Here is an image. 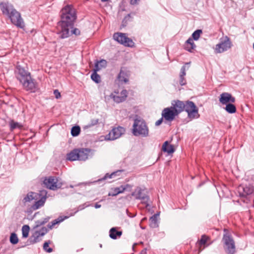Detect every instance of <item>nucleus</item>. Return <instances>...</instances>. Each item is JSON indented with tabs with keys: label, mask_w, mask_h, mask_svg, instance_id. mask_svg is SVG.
Segmentation results:
<instances>
[{
	"label": "nucleus",
	"mask_w": 254,
	"mask_h": 254,
	"mask_svg": "<svg viewBox=\"0 0 254 254\" xmlns=\"http://www.w3.org/2000/svg\"><path fill=\"white\" fill-rule=\"evenodd\" d=\"M72 34H74L75 36L79 35L80 34V31L78 28H74L73 26V28L70 29L69 30V37Z\"/></svg>",
	"instance_id": "obj_41"
},
{
	"label": "nucleus",
	"mask_w": 254,
	"mask_h": 254,
	"mask_svg": "<svg viewBox=\"0 0 254 254\" xmlns=\"http://www.w3.org/2000/svg\"><path fill=\"white\" fill-rule=\"evenodd\" d=\"M232 46L230 38L226 36L220 39L219 43L216 45L215 52L216 53H222L230 49Z\"/></svg>",
	"instance_id": "obj_5"
},
{
	"label": "nucleus",
	"mask_w": 254,
	"mask_h": 254,
	"mask_svg": "<svg viewBox=\"0 0 254 254\" xmlns=\"http://www.w3.org/2000/svg\"><path fill=\"white\" fill-rule=\"evenodd\" d=\"M44 184L47 188L54 190L61 188L62 186V184L59 182V179L55 177L45 178Z\"/></svg>",
	"instance_id": "obj_9"
},
{
	"label": "nucleus",
	"mask_w": 254,
	"mask_h": 254,
	"mask_svg": "<svg viewBox=\"0 0 254 254\" xmlns=\"http://www.w3.org/2000/svg\"><path fill=\"white\" fill-rule=\"evenodd\" d=\"M225 110L230 114H233L236 112V106L233 103H230L226 105Z\"/></svg>",
	"instance_id": "obj_30"
},
{
	"label": "nucleus",
	"mask_w": 254,
	"mask_h": 254,
	"mask_svg": "<svg viewBox=\"0 0 254 254\" xmlns=\"http://www.w3.org/2000/svg\"><path fill=\"white\" fill-rule=\"evenodd\" d=\"M107 65V62L106 60H102L98 61L95 63V71H99L103 67H105Z\"/></svg>",
	"instance_id": "obj_25"
},
{
	"label": "nucleus",
	"mask_w": 254,
	"mask_h": 254,
	"mask_svg": "<svg viewBox=\"0 0 254 254\" xmlns=\"http://www.w3.org/2000/svg\"><path fill=\"white\" fill-rule=\"evenodd\" d=\"M8 17L11 23L17 27L23 29L25 27L24 22L21 17V14L16 9L12 12Z\"/></svg>",
	"instance_id": "obj_7"
},
{
	"label": "nucleus",
	"mask_w": 254,
	"mask_h": 254,
	"mask_svg": "<svg viewBox=\"0 0 254 254\" xmlns=\"http://www.w3.org/2000/svg\"><path fill=\"white\" fill-rule=\"evenodd\" d=\"M177 116H178V115L171 107L165 108L162 112V117L164 118L166 121L169 122L173 121Z\"/></svg>",
	"instance_id": "obj_12"
},
{
	"label": "nucleus",
	"mask_w": 254,
	"mask_h": 254,
	"mask_svg": "<svg viewBox=\"0 0 254 254\" xmlns=\"http://www.w3.org/2000/svg\"><path fill=\"white\" fill-rule=\"evenodd\" d=\"M69 217V216H60L57 219L54 220L52 222L51 224H49L48 226L49 229H51L52 228L60 222H62L65 219H67Z\"/></svg>",
	"instance_id": "obj_26"
},
{
	"label": "nucleus",
	"mask_w": 254,
	"mask_h": 254,
	"mask_svg": "<svg viewBox=\"0 0 254 254\" xmlns=\"http://www.w3.org/2000/svg\"><path fill=\"white\" fill-rule=\"evenodd\" d=\"M162 150L164 152H167L169 154L173 153L175 149L173 145L169 144L167 141H165L162 145Z\"/></svg>",
	"instance_id": "obj_23"
},
{
	"label": "nucleus",
	"mask_w": 254,
	"mask_h": 254,
	"mask_svg": "<svg viewBox=\"0 0 254 254\" xmlns=\"http://www.w3.org/2000/svg\"><path fill=\"white\" fill-rule=\"evenodd\" d=\"M46 194L47 191L45 190H42L40 191L38 198L40 196H42V197L39 200L36 201L32 205V208L33 210H37L44 205L46 199Z\"/></svg>",
	"instance_id": "obj_15"
},
{
	"label": "nucleus",
	"mask_w": 254,
	"mask_h": 254,
	"mask_svg": "<svg viewBox=\"0 0 254 254\" xmlns=\"http://www.w3.org/2000/svg\"><path fill=\"white\" fill-rule=\"evenodd\" d=\"M121 171H118L116 172H114L111 174H109L108 173L106 174L105 176L102 178L101 179H99L98 181H102L103 180H105L107 179H111V178H114L116 176L118 175V174L120 173Z\"/></svg>",
	"instance_id": "obj_32"
},
{
	"label": "nucleus",
	"mask_w": 254,
	"mask_h": 254,
	"mask_svg": "<svg viewBox=\"0 0 254 254\" xmlns=\"http://www.w3.org/2000/svg\"><path fill=\"white\" fill-rule=\"evenodd\" d=\"M171 107L178 115L184 110L185 103L180 100H174L172 102Z\"/></svg>",
	"instance_id": "obj_16"
},
{
	"label": "nucleus",
	"mask_w": 254,
	"mask_h": 254,
	"mask_svg": "<svg viewBox=\"0 0 254 254\" xmlns=\"http://www.w3.org/2000/svg\"><path fill=\"white\" fill-rule=\"evenodd\" d=\"M185 108L184 109V110L187 113L196 107L193 102L190 101H186V103H185Z\"/></svg>",
	"instance_id": "obj_28"
},
{
	"label": "nucleus",
	"mask_w": 254,
	"mask_h": 254,
	"mask_svg": "<svg viewBox=\"0 0 254 254\" xmlns=\"http://www.w3.org/2000/svg\"><path fill=\"white\" fill-rule=\"evenodd\" d=\"M113 38L115 41L125 46L132 47L134 45L132 40L128 38L124 33H116L113 35Z\"/></svg>",
	"instance_id": "obj_8"
},
{
	"label": "nucleus",
	"mask_w": 254,
	"mask_h": 254,
	"mask_svg": "<svg viewBox=\"0 0 254 254\" xmlns=\"http://www.w3.org/2000/svg\"><path fill=\"white\" fill-rule=\"evenodd\" d=\"M186 43L188 45H190V46H191V48H195V45L194 44L193 39L191 38H189L187 41L186 42Z\"/></svg>",
	"instance_id": "obj_46"
},
{
	"label": "nucleus",
	"mask_w": 254,
	"mask_h": 254,
	"mask_svg": "<svg viewBox=\"0 0 254 254\" xmlns=\"http://www.w3.org/2000/svg\"><path fill=\"white\" fill-rule=\"evenodd\" d=\"M144 190L140 187H137L132 192L131 195L134 196L136 199H140L141 203L145 205L146 208L150 206L149 196L143 193Z\"/></svg>",
	"instance_id": "obj_6"
},
{
	"label": "nucleus",
	"mask_w": 254,
	"mask_h": 254,
	"mask_svg": "<svg viewBox=\"0 0 254 254\" xmlns=\"http://www.w3.org/2000/svg\"><path fill=\"white\" fill-rule=\"evenodd\" d=\"M130 14H127V16H126L122 21L121 27H126L127 25V22L130 20Z\"/></svg>",
	"instance_id": "obj_43"
},
{
	"label": "nucleus",
	"mask_w": 254,
	"mask_h": 254,
	"mask_svg": "<svg viewBox=\"0 0 254 254\" xmlns=\"http://www.w3.org/2000/svg\"><path fill=\"white\" fill-rule=\"evenodd\" d=\"M98 122H99L98 119H92L90 121V123L88 125L85 126V128L90 127L92 126L96 125L98 123Z\"/></svg>",
	"instance_id": "obj_44"
},
{
	"label": "nucleus",
	"mask_w": 254,
	"mask_h": 254,
	"mask_svg": "<svg viewBox=\"0 0 254 254\" xmlns=\"http://www.w3.org/2000/svg\"><path fill=\"white\" fill-rule=\"evenodd\" d=\"M69 187L70 188H73L74 187V186L73 185H69Z\"/></svg>",
	"instance_id": "obj_58"
},
{
	"label": "nucleus",
	"mask_w": 254,
	"mask_h": 254,
	"mask_svg": "<svg viewBox=\"0 0 254 254\" xmlns=\"http://www.w3.org/2000/svg\"><path fill=\"white\" fill-rule=\"evenodd\" d=\"M9 125L10 127V130L11 131H13L16 128L21 129L23 127V126L21 124L18 122H15L13 120H11L9 122Z\"/></svg>",
	"instance_id": "obj_27"
},
{
	"label": "nucleus",
	"mask_w": 254,
	"mask_h": 254,
	"mask_svg": "<svg viewBox=\"0 0 254 254\" xmlns=\"http://www.w3.org/2000/svg\"><path fill=\"white\" fill-rule=\"evenodd\" d=\"M140 254H146V250L143 249L141 251V252L140 253Z\"/></svg>",
	"instance_id": "obj_56"
},
{
	"label": "nucleus",
	"mask_w": 254,
	"mask_h": 254,
	"mask_svg": "<svg viewBox=\"0 0 254 254\" xmlns=\"http://www.w3.org/2000/svg\"><path fill=\"white\" fill-rule=\"evenodd\" d=\"M10 242L13 245L16 244L18 242V238L15 233L11 234L10 236Z\"/></svg>",
	"instance_id": "obj_37"
},
{
	"label": "nucleus",
	"mask_w": 254,
	"mask_h": 254,
	"mask_svg": "<svg viewBox=\"0 0 254 254\" xmlns=\"http://www.w3.org/2000/svg\"><path fill=\"white\" fill-rule=\"evenodd\" d=\"M91 150L88 148L78 149V155L79 156V161H85L90 156V153Z\"/></svg>",
	"instance_id": "obj_17"
},
{
	"label": "nucleus",
	"mask_w": 254,
	"mask_h": 254,
	"mask_svg": "<svg viewBox=\"0 0 254 254\" xmlns=\"http://www.w3.org/2000/svg\"><path fill=\"white\" fill-rule=\"evenodd\" d=\"M35 232H37L39 235L43 236L48 232V229L46 227H43L39 231H36Z\"/></svg>",
	"instance_id": "obj_45"
},
{
	"label": "nucleus",
	"mask_w": 254,
	"mask_h": 254,
	"mask_svg": "<svg viewBox=\"0 0 254 254\" xmlns=\"http://www.w3.org/2000/svg\"><path fill=\"white\" fill-rule=\"evenodd\" d=\"M97 71H95V69H94V72L92 73L91 78L92 80L95 81L96 83H98L101 81V77L100 75L97 73Z\"/></svg>",
	"instance_id": "obj_33"
},
{
	"label": "nucleus",
	"mask_w": 254,
	"mask_h": 254,
	"mask_svg": "<svg viewBox=\"0 0 254 254\" xmlns=\"http://www.w3.org/2000/svg\"><path fill=\"white\" fill-rule=\"evenodd\" d=\"M202 33V31L200 29L195 30L192 34V39L194 40H197Z\"/></svg>",
	"instance_id": "obj_40"
},
{
	"label": "nucleus",
	"mask_w": 254,
	"mask_h": 254,
	"mask_svg": "<svg viewBox=\"0 0 254 254\" xmlns=\"http://www.w3.org/2000/svg\"><path fill=\"white\" fill-rule=\"evenodd\" d=\"M30 230V227L28 225H24L22 227V237L23 238H27L29 235V232Z\"/></svg>",
	"instance_id": "obj_35"
},
{
	"label": "nucleus",
	"mask_w": 254,
	"mask_h": 254,
	"mask_svg": "<svg viewBox=\"0 0 254 254\" xmlns=\"http://www.w3.org/2000/svg\"><path fill=\"white\" fill-rule=\"evenodd\" d=\"M125 129L121 127L114 128L106 135L105 139L107 140H113L119 138L124 133Z\"/></svg>",
	"instance_id": "obj_10"
},
{
	"label": "nucleus",
	"mask_w": 254,
	"mask_h": 254,
	"mask_svg": "<svg viewBox=\"0 0 254 254\" xmlns=\"http://www.w3.org/2000/svg\"><path fill=\"white\" fill-rule=\"evenodd\" d=\"M191 46H190V45H188L187 44L185 43V48L186 50L188 51L189 52H191L192 50H193L194 48H191Z\"/></svg>",
	"instance_id": "obj_51"
},
{
	"label": "nucleus",
	"mask_w": 254,
	"mask_h": 254,
	"mask_svg": "<svg viewBox=\"0 0 254 254\" xmlns=\"http://www.w3.org/2000/svg\"><path fill=\"white\" fill-rule=\"evenodd\" d=\"M208 240H209V237H207L205 235H203L201 236V239L198 241V244L200 246L202 245H205Z\"/></svg>",
	"instance_id": "obj_38"
},
{
	"label": "nucleus",
	"mask_w": 254,
	"mask_h": 254,
	"mask_svg": "<svg viewBox=\"0 0 254 254\" xmlns=\"http://www.w3.org/2000/svg\"><path fill=\"white\" fill-rule=\"evenodd\" d=\"M39 193L30 192L23 198L22 200L23 203L26 205L28 202H30L32 200H37L38 199Z\"/></svg>",
	"instance_id": "obj_18"
},
{
	"label": "nucleus",
	"mask_w": 254,
	"mask_h": 254,
	"mask_svg": "<svg viewBox=\"0 0 254 254\" xmlns=\"http://www.w3.org/2000/svg\"><path fill=\"white\" fill-rule=\"evenodd\" d=\"M188 117L190 120L197 119L199 117L198 113V109L197 107H195L188 113Z\"/></svg>",
	"instance_id": "obj_22"
},
{
	"label": "nucleus",
	"mask_w": 254,
	"mask_h": 254,
	"mask_svg": "<svg viewBox=\"0 0 254 254\" xmlns=\"http://www.w3.org/2000/svg\"><path fill=\"white\" fill-rule=\"evenodd\" d=\"M110 97L113 99L114 101L116 103H121L125 100L124 97H122L121 96H115L113 94L110 95Z\"/></svg>",
	"instance_id": "obj_39"
},
{
	"label": "nucleus",
	"mask_w": 254,
	"mask_h": 254,
	"mask_svg": "<svg viewBox=\"0 0 254 254\" xmlns=\"http://www.w3.org/2000/svg\"><path fill=\"white\" fill-rule=\"evenodd\" d=\"M186 75V66L184 65L181 69L180 76H185Z\"/></svg>",
	"instance_id": "obj_47"
},
{
	"label": "nucleus",
	"mask_w": 254,
	"mask_h": 254,
	"mask_svg": "<svg viewBox=\"0 0 254 254\" xmlns=\"http://www.w3.org/2000/svg\"><path fill=\"white\" fill-rule=\"evenodd\" d=\"M80 132V128L79 126H74L71 128V134L73 136H77Z\"/></svg>",
	"instance_id": "obj_36"
},
{
	"label": "nucleus",
	"mask_w": 254,
	"mask_h": 254,
	"mask_svg": "<svg viewBox=\"0 0 254 254\" xmlns=\"http://www.w3.org/2000/svg\"><path fill=\"white\" fill-rule=\"evenodd\" d=\"M54 94L55 96V97L57 98V99H58L60 97H61V94L59 92V91H58V90H55L54 91Z\"/></svg>",
	"instance_id": "obj_50"
},
{
	"label": "nucleus",
	"mask_w": 254,
	"mask_h": 254,
	"mask_svg": "<svg viewBox=\"0 0 254 254\" xmlns=\"http://www.w3.org/2000/svg\"><path fill=\"white\" fill-rule=\"evenodd\" d=\"M118 227H113L109 231L110 237L114 240L120 238L122 235V231H118Z\"/></svg>",
	"instance_id": "obj_19"
},
{
	"label": "nucleus",
	"mask_w": 254,
	"mask_h": 254,
	"mask_svg": "<svg viewBox=\"0 0 254 254\" xmlns=\"http://www.w3.org/2000/svg\"><path fill=\"white\" fill-rule=\"evenodd\" d=\"M101 205L100 204H99L98 203H96L95 205V207L96 208H99L100 207H101Z\"/></svg>",
	"instance_id": "obj_57"
},
{
	"label": "nucleus",
	"mask_w": 254,
	"mask_h": 254,
	"mask_svg": "<svg viewBox=\"0 0 254 254\" xmlns=\"http://www.w3.org/2000/svg\"><path fill=\"white\" fill-rule=\"evenodd\" d=\"M15 73L16 78L21 83L24 90L32 93L37 90V83L31 77L30 73L24 67L20 65H17Z\"/></svg>",
	"instance_id": "obj_2"
},
{
	"label": "nucleus",
	"mask_w": 254,
	"mask_h": 254,
	"mask_svg": "<svg viewBox=\"0 0 254 254\" xmlns=\"http://www.w3.org/2000/svg\"><path fill=\"white\" fill-rule=\"evenodd\" d=\"M102 244H100V248H102Z\"/></svg>",
	"instance_id": "obj_60"
},
{
	"label": "nucleus",
	"mask_w": 254,
	"mask_h": 254,
	"mask_svg": "<svg viewBox=\"0 0 254 254\" xmlns=\"http://www.w3.org/2000/svg\"><path fill=\"white\" fill-rule=\"evenodd\" d=\"M118 78L119 81L127 83L128 81V75L127 72L121 69L118 75Z\"/></svg>",
	"instance_id": "obj_21"
},
{
	"label": "nucleus",
	"mask_w": 254,
	"mask_h": 254,
	"mask_svg": "<svg viewBox=\"0 0 254 254\" xmlns=\"http://www.w3.org/2000/svg\"><path fill=\"white\" fill-rule=\"evenodd\" d=\"M108 0H101V1H102V2L107 1H108Z\"/></svg>",
	"instance_id": "obj_59"
},
{
	"label": "nucleus",
	"mask_w": 254,
	"mask_h": 254,
	"mask_svg": "<svg viewBox=\"0 0 254 254\" xmlns=\"http://www.w3.org/2000/svg\"><path fill=\"white\" fill-rule=\"evenodd\" d=\"M140 0H130V3L131 5L138 4Z\"/></svg>",
	"instance_id": "obj_53"
},
{
	"label": "nucleus",
	"mask_w": 254,
	"mask_h": 254,
	"mask_svg": "<svg viewBox=\"0 0 254 254\" xmlns=\"http://www.w3.org/2000/svg\"><path fill=\"white\" fill-rule=\"evenodd\" d=\"M41 236L38 235L37 232H35L34 234L30 237L29 241L31 244L37 243L41 241L40 237Z\"/></svg>",
	"instance_id": "obj_29"
},
{
	"label": "nucleus",
	"mask_w": 254,
	"mask_h": 254,
	"mask_svg": "<svg viewBox=\"0 0 254 254\" xmlns=\"http://www.w3.org/2000/svg\"><path fill=\"white\" fill-rule=\"evenodd\" d=\"M254 191L253 187L248 186L240 185L237 188V192L240 197H245L252 194Z\"/></svg>",
	"instance_id": "obj_11"
},
{
	"label": "nucleus",
	"mask_w": 254,
	"mask_h": 254,
	"mask_svg": "<svg viewBox=\"0 0 254 254\" xmlns=\"http://www.w3.org/2000/svg\"><path fill=\"white\" fill-rule=\"evenodd\" d=\"M163 117H162L161 119H160L159 120H158V121H157L155 123V126H158L159 125H160L162 122H163Z\"/></svg>",
	"instance_id": "obj_54"
},
{
	"label": "nucleus",
	"mask_w": 254,
	"mask_h": 254,
	"mask_svg": "<svg viewBox=\"0 0 254 254\" xmlns=\"http://www.w3.org/2000/svg\"><path fill=\"white\" fill-rule=\"evenodd\" d=\"M49 219H50L49 217H47V218H45L43 220H42V221L44 223V224H45V223L48 222L49 220Z\"/></svg>",
	"instance_id": "obj_55"
},
{
	"label": "nucleus",
	"mask_w": 254,
	"mask_h": 254,
	"mask_svg": "<svg viewBox=\"0 0 254 254\" xmlns=\"http://www.w3.org/2000/svg\"><path fill=\"white\" fill-rule=\"evenodd\" d=\"M222 242L224 244V249L227 254H234L236 252L235 242L228 234H224Z\"/></svg>",
	"instance_id": "obj_4"
},
{
	"label": "nucleus",
	"mask_w": 254,
	"mask_h": 254,
	"mask_svg": "<svg viewBox=\"0 0 254 254\" xmlns=\"http://www.w3.org/2000/svg\"><path fill=\"white\" fill-rule=\"evenodd\" d=\"M121 96L126 100L127 96V90H123L121 92Z\"/></svg>",
	"instance_id": "obj_48"
},
{
	"label": "nucleus",
	"mask_w": 254,
	"mask_h": 254,
	"mask_svg": "<svg viewBox=\"0 0 254 254\" xmlns=\"http://www.w3.org/2000/svg\"><path fill=\"white\" fill-rule=\"evenodd\" d=\"M50 243V241L46 242L44 243V244L43 245L44 250L48 253H51L53 252V249L51 248H49Z\"/></svg>",
	"instance_id": "obj_42"
},
{
	"label": "nucleus",
	"mask_w": 254,
	"mask_h": 254,
	"mask_svg": "<svg viewBox=\"0 0 254 254\" xmlns=\"http://www.w3.org/2000/svg\"><path fill=\"white\" fill-rule=\"evenodd\" d=\"M235 100V98L228 92H223L220 95L219 102L223 105L234 103Z\"/></svg>",
	"instance_id": "obj_14"
},
{
	"label": "nucleus",
	"mask_w": 254,
	"mask_h": 254,
	"mask_svg": "<svg viewBox=\"0 0 254 254\" xmlns=\"http://www.w3.org/2000/svg\"><path fill=\"white\" fill-rule=\"evenodd\" d=\"M180 84L181 85H184L186 83V79L184 76H180Z\"/></svg>",
	"instance_id": "obj_49"
},
{
	"label": "nucleus",
	"mask_w": 254,
	"mask_h": 254,
	"mask_svg": "<svg viewBox=\"0 0 254 254\" xmlns=\"http://www.w3.org/2000/svg\"><path fill=\"white\" fill-rule=\"evenodd\" d=\"M121 171H118L116 172H114L111 174H109L108 173L106 174L105 176L102 178L101 179H99L98 181H102L103 180H105L107 179H111V178H114L116 176L118 175V174L120 173Z\"/></svg>",
	"instance_id": "obj_31"
},
{
	"label": "nucleus",
	"mask_w": 254,
	"mask_h": 254,
	"mask_svg": "<svg viewBox=\"0 0 254 254\" xmlns=\"http://www.w3.org/2000/svg\"><path fill=\"white\" fill-rule=\"evenodd\" d=\"M36 227H39L42 225H44V223L42 220H38L36 222Z\"/></svg>",
	"instance_id": "obj_52"
},
{
	"label": "nucleus",
	"mask_w": 254,
	"mask_h": 254,
	"mask_svg": "<svg viewBox=\"0 0 254 254\" xmlns=\"http://www.w3.org/2000/svg\"><path fill=\"white\" fill-rule=\"evenodd\" d=\"M126 189V188L123 186H121L120 187L116 188L111 192H110L108 194L109 196H116L120 193H122Z\"/></svg>",
	"instance_id": "obj_24"
},
{
	"label": "nucleus",
	"mask_w": 254,
	"mask_h": 254,
	"mask_svg": "<svg viewBox=\"0 0 254 254\" xmlns=\"http://www.w3.org/2000/svg\"><path fill=\"white\" fill-rule=\"evenodd\" d=\"M77 18L75 9L71 5H67L61 11V20L58 23V34L59 38L69 37V30L74 26Z\"/></svg>",
	"instance_id": "obj_1"
},
{
	"label": "nucleus",
	"mask_w": 254,
	"mask_h": 254,
	"mask_svg": "<svg viewBox=\"0 0 254 254\" xmlns=\"http://www.w3.org/2000/svg\"><path fill=\"white\" fill-rule=\"evenodd\" d=\"M149 127L145 121L141 119L134 120L132 133L135 136L146 137L149 135Z\"/></svg>",
	"instance_id": "obj_3"
},
{
	"label": "nucleus",
	"mask_w": 254,
	"mask_h": 254,
	"mask_svg": "<svg viewBox=\"0 0 254 254\" xmlns=\"http://www.w3.org/2000/svg\"><path fill=\"white\" fill-rule=\"evenodd\" d=\"M78 149H75L67 154L66 159L69 161L79 160Z\"/></svg>",
	"instance_id": "obj_20"
},
{
	"label": "nucleus",
	"mask_w": 254,
	"mask_h": 254,
	"mask_svg": "<svg viewBox=\"0 0 254 254\" xmlns=\"http://www.w3.org/2000/svg\"><path fill=\"white\" fill-rule=\"evenodd\" d=\"M150 225L151 227L156 228L158 227L157 216L154 215L150 217Z\"/></svg>",
	"instance_id": "obj_34"
},
{
	"label": "nucleus",
	"mask_w": 254,
	"mask_h": 254,
	"mask_svg": "<svg viewBox=\"0 0 254 254\" xmlns=\"http://www.w3.org/2000/svg\"><path fill=\"white\" fill-rule=\"evenodd\" d=\"M0 9L2 14L6 15L7 17L15 9L13 5L8 2H0Z\"/></svg>",
	"instance_id": "obj_13"
}]
</instances>
